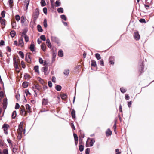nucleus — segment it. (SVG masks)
Instances as JSON below:
<instances>
[{"mask_svg": "<svg viewBox=\"0 0 154 154\" xmlns=\"http://www.w3.org/2000/svg\"><path fill=\"white\" fill-rule=\"evenodd\" d=\"M14 66V67L17 70L19 69L18 65L20 64V61L19 59H16L15 57L13 58Z\"/></svg>", "mask_w": 154, "mask_h": 154, "instance_id": "nucleus-1", "label": "nucleus"}, {"mask_svg": "<svg viewBox=\"0 0 154 154\" xmlns=\"http://www.w3.org/2000/svg\"><path fill=\"white\" fill-rule=\"evenodd\" d=\"M32 54L30 53H27L26 54V59L29 63H31L32 62Z\"/></svg>", "mask_w": 154, "mask_h": 154, "instance_id": "nucleus-2", "label": "nucleus"}, {"mask_svg": "<svg viewBox=\"0 0 154 154\" xmlns=\"http://www.w3.org/2000/svg\"><path fill=\"white\" fill-rule=\"evenodd\" d=\"M39 14V11L38 8H36L33 12V16L34 18V21H35L38 18Z\"/></svg>", "mask_w": 154, "mask_h": 154, "instance_id": "nucleus-3", "label": "nucleus"}, {"mask_svg": "<svg viewBox=\"0 0 154 154\" xmlns=\"http://www.w3.org/2000/svg\"><path fill=\"white\" fill-rule=\"evenodd\" d=\"M115 58L114 57L111 56L110 57L109 59V62L110 64L113 65L114 64V61Z\"/></svg>", "mask_w": 154, "mask_h": 154, "instance_id": "nucleus-4", "label": "nucleus"}, {"mask_svg": "<svg viewBox=\"0 0 154 154\" xmlns=\"http://www.w3.org/2000/svg\"><path fill=\"white\" fill-rule=\"evenodd\" d=\"M9 126L8 124H4L3 125V128L4 130L5 134H8L7 130L8 129V128H9Z\"/></svg>", "mask_w": 154, "mask_h": 154, "instance_id": "nucleus-5", "label": "nucleus"}, {"mask_svg": "<svg viewBox=\"0 0 154 154\" xmlns=\"http://www.w3.org/2000/svg\"><path fill=\"white\" fill-rule=\"evenodd\" d=\"M139 75H140L141 73L143 72V63H141V64L139 67Z\"/></svg>", "mask_w": 154, "mask_h": 154, "instance_id": "nucleus-6", "label": "nucleus"}, {"mask_svg": "<svg viewBox=\"0 0 154 154\" xmlns=\"http://www.w3.org/2000/svg\"><path fill=\"white\" fill-rule=\"evenodd\" d=\"M134 37L136 40H138L140 39V35L138 32H134Z\"/></svg>", "mask_w": 154, "mask_h": 154, "instance_id": "nucleus-7", "label": "nucleus"}, {"mask_svg": "<svg viewBox=\"0 0 154 154\" xmlns=\"http://www.w3.org/2000/svg\"><path fill=\"white\" fill-rule=\"evenodd\" d=\"M24 45V42L23 40V38L22 37L19 40L18 46H20L22 47Z\"/></svg>", "mask_w": 154, "mask_h": 154, "instance_id": "nucleus-8", "label": "nucleus"}, {"mask_svg": "<svg viewBox=\"0 0 154 154\" xmlns=\"http://www.w3.org/2000/svg\"><path fill=\"white\" fill-rule=\"evenodd\" d=\"M51 40L53 42L58 43L59 42V40L55 36H51Z\"/></svg>", "mask_w": 154, "mask_h": 154, "instance_id": "nucleus-9", "label": "nucleus"}, {"mask_svg": "<svg viewBox=\"0 0 154 154\" xmlns=\"http://www.w3.org/2000/svg\"><path fill=\"white\" fill-rule=\"evenodd\" d=\"M20 109V113L21 115H23L25 116H27V112L26 111H25V109Z\"/></svg>", "mask_w": 154, "mask_h": 154, "instance_id": "nucleus-10", "label": "nucleus"}, {"mask_svg": "<svg viewBox=\"0 0 154 154\" xmlns=\"http://www.w3.org/2000/svg\"><path fill=\"white\" fill-rule=\"evenodd\" d=\"M7 99L5 98L3 100V107L4 109H6V108L7 107Z\"/></svg>", "mask_w": 154, "mask_h": 154, "instance_id": "nucleus-11", "label": "nucleus"}, {"mask_svg": "<svg viewBox=\"0 0 154 154\" xmlns=\"http://www.w3.org/2000/svg\"><path fill=\"white\" fill-rule=\"evenodd\" d=\"M41 49L43 51H46L47 48L45 43H42V44L41 45Z\"/></svg>", "mask_w": 154, "mask_h": 154, "instance_id": "nucleus-12", "label": "nucleus"}, {"mask_svg": "<svg viewBox=\"0 0 154 154\" xmlns=\"http://www.w3.org/2000/svg\"><path fill=\"white\" fill-rule=\"evenodd\" d=\"M23 123L21 122L20 124L17 132H23Z\"/></svg>", "mask_w": 154, "mask_h": 154, "instance_id": "nucleus-13", "label": "nucleus"}, {"mask_svg": "<svg viewBox=\"0 0 154 154\" xmlns=\"http://www.w3.org/2000/svg\"><path fill=\"white\" fill-rule=\"evenodd\" d=\"M46 43L47 44V46L49 48H51L52 47V45L50 42V40L48 38L46 40Z\"/></svg>", "mask_w": 154, "mask_h": 154, "instance_id": "nucleus-14", "label": "nucleus"}, {"mask_svg": "<svg viewBox=\"0 0 154 154\" xmlns=\"http://www.w3.org/2000/svg\"><path fill=\"white\" fill-rule=\"evenodd\" d=\"M26 109L27 110L26 111L27 112L30 113L31 112V107L30 105L28 104H27L26 105Z\"/></svg>", "mask_w": 154, "mask_h": 154, "instance_id": "nucleus-15", "label": "nucleus"}, {"mask_svg": "<svg viewBox=\"0 0 154 154\" xmlns=\"http://www.w3.org/2000/svg\"><path fill=\"white\" fill-rule=\"evenodd\" d=\"M112 131L109 129H108L106 132V136L108 137L111 135Z\"/></svg>", "mask_w": 154, "mask_h": 154, "instance_id": "nucleus-16", "label": "nucleus"}, {"mask_svg": "<svg viewBox=\"0 0 154 154\" xmlns=\"http://www.w3.org/2000/svg\"><path fill=\"white\" fill-rule=\"evenodd\" d=\"M5 23L6 20L5 19H3L2 21H1L0 23H1L2 26V28H4L5 27Z\"/></svg>", "mask_w": 154, "mask_h": 154, "instance_id": "nucleus-17", "label": "nucleus"}, {"mask_svg": "<svg viewBox=\"0 0 154 154\" xmlns=\"http://www.w3.org/2000/svg\"><path fill=\"white\" fill-rule=\"evenodd\" d=\"M48 102V100L47 98H44L42 100V103L43 105H46L47 104Z\"/></svg>", "mask_w": 154, "mask_h": 154, "instance_id": "nucleus-18", "label": "nucleus"}, {"mask_svg": "<svg viewBox=\"0 0 154 154\" xmlns=\"http://www.w3.org/2000/svg\"><path fill=\"white\" fill-rule=\"evenodd\" d=\"M34 69L35 70V72L38 73V74L39 73V66H35L34 67Z\"/></svg>", "mask_w": 154, "mask_h": 154, "instance_id": "nucleus-19", "label": "nucleus"}, {"mask_svg": "<svg viewBox=\"0 0 154 154\" xmlns=\"http://www.w3.org/2000/svg\"><path fill=\"white\" fill-rule=\"evenodd\" d=\"M48 67L47 66L43 67L42 68V72H44L45 74L47 75V74L46 73V72L48 70Z\"/></svg>", "mask_w": 154, "mask_h": 154, "instance_id": "nucleus-20", "label": "nucleus"}, {"mask_svg": "<svg viewBox=\"0 0 154 154\" xmlns=\"http://www.w3.org/2000/svg\"><path fill=\"white\" fill-rule=\"evenodd\" d=\"M18 134L17 138L19 140L21 139L22 137V132H17Z\"/></svg>", "mask_w": 154, "mask_h": 154, "instance_id": "nucleus-21", "label": "nucleus"}, {"mask_svg": "<svg viewBox=\"0 0 154 154\" xmlns=\"http://www.w3.org/2000/svg\"><path fill=\"white\" fill-rule=\"evenodd\" d=\"M2 154H8V149L7 148L4 149L2 152Z\"/></svg>", "mask_w": 154, "mask_h": 154, "instance_id": "nucleus-22", "label": "nucleus"}, {"mask_svg": "<svg viewBox=\"0 0 154 154\" xmlns=\"http://www.w3.org/2000/svg\"><path fill=\"white\" fill-rule=\"evenodd\" d=\"M10 34L12 38L14 37L15 36L16 33L15 32L14 30L11 31L10 33Z\"/></svg>", "mask_w": 154, "mask_h": 154, "instance_id": "nucleus-23", "label": "nucleus"}, {"mask_svg": "<svg viewBox=\"0 0 154 154\" xmlns=\"http://www.w3.org/2000/svg\"><path fill=\"white\" fill-rule=\"evenodd\" d=\"M35 88H36V89H37L40 91H41L42 88L38 84H35Z\"/></svg>", "mask_w": 154, "mask_h": 154, "instance_id": "nucleus-24", "label": "nucleus"}, {"mask_svg": "<svg viewBox=\"0 0 154 154\" xmlns=\"http://www.w3.org/2000/svg\"><path fill=\"white\" fill-rule=\"evenodd\" d=\"M91 66L94 67H96L97 66V65L96 63V62L94 60H91Z\"/></svg>", "mask_w": 154, "mask_h": 154, "instance_id": "nucleus-25", "label": "nucleus"}, {"mask_svg": "<svg viewBox=\"0 0 154 154\" xmlns=\"http://www.w3.org/2000/svg\"><path fill=\"white\" fill-rule=\"evenodd\" d=\"M56 89L58 91H60L61 90L62 87L59 85H57L55 87Z\"/></svg>", "mask_w": 154, "mask_h": 154, "instance_id": "nucleus-26", "label": "nucleus"}, {"mask_svg": "<svg viewBox=\"0 0 154 154\" xmlns=\"http://www.w3.org/2000/svg\"><path fill=\"white\" fill-rule=\"evenodd\" d=\"M71 116L73 118H75V110L73 109L71 112Z\"/></svg>", "mask_w": 154, "mask_h": 154, "instance_id": "nucleus-27", "label": "nucleus"}, {"mask_svg": "<svg viewBox=\"0 0 154 154\" xmlns=\"http://www.w3.org/2000/svg\"><path fill=\"white\" fill-rule=\"evenodd\" d=\"M11 24L12 26V28H14V27H15L16 26V22L15 20L11 21Z\"/></svg>", "mask_w": 154, "mask_h": 154, "instance_id": "nucleus-28", "label": "nucleus"}, {"mask_svg": "<svg viewBox=\"0 0 154 154\" xmlns=\"http://www.w3.org/2000/svg\"><path fill=\"white\" fill-rule=\"evenodd\" d=\"M84 146L83 145H79V149L80 152L84 150Z\"/></svg>", "mask_w": 154, "mask_h": 154, "instance_id": "nucleus-29", "label": "nucleus"}, {"mask_svg": "<svg viewBox=\"0 0 154 154\" xmlns=\"http://www.w3.org/2000/svg\"><path fill=\"white\" fill-rule=\"evenodd\" d=\"M22 86L24 88H26L28 86V83L26 82H24L22 84Z\"/></svg>", "mask_w": 154, "mask_h": 154, "instance_id": "nucleus-30", "label": "nucleus"}, {"mask_svg": "<svg viewBox=\"0 0 154 154\" xmlns=\"http://www.w3.org/2000/svg\"><path fill=\"white\" fill-rule=\"evenodd\" d=\"M35 46L34 44H31L30 47V49L31 51H34Z\"/></svg>", "mask_w": 154, "mask_h": 154, "instance_id": "nucleus-31", "label": "nucleus"}, {"mask_svg": "<svg viewBox=\"0 0 154 154\" xmlns=\"http://www.w3.org/2000/svg\"><path fill=\"white\" fill-rule=\"evenodd\" d=\"M58 55L60 57H63V51L61 50H59L58 53Z\"/></svg>", "mask_w": 154, "mask_h": 154, "instance_id": "nucleus-32", "label": "nucleus"}, {"mask_svg": "<svg viewBox=\"0 0 154 154\" xmlns=\"http://www.w3.org/2000/svg\"><path fill=\"white\" fill-rule=\"evenodd\" d=\"M19 54L21 57V58H23L24 56V54L21 51H19L18 52Z\"/></svg>", "mask_w": 154, "mask_h": 154, "instance_id": "nucleus-33", "label": "nucleus"}, {"mask_svg": "<svg viewBox=\"0 0 154 154\" xmlns=\"http://www.w3.org/2000/svg\"><path fill=\"white\" fill-rule=\"evenodd\" d=\"M37 29L38 31L40 32H42L43 31V30L42 29L41 26L39 25H37Z\"/></svg>", "mask_w": 154, "mask_h": 154, "instance_id": "nucleus-34", "label": "nucleus"}, {"mask_svg": "<svg viewBox=\"0 0 154 154\" xmlns=\"http://www.w3.org/2000/svg\"><path fill=\"white\" fill-rule=\"evenodd\" d=\"M61 98L63 100H65L67 98V95L64 94H62L61 95Z\"/></svg>", "mask_w": 154, "mask_h": 154, "instance_id": "nucleus-35", "label": "nucleus"}, {"mask_svg": "<svg viewBox=\"0 0 154 154\" xmlns=\"http://www.w3.org/2000/svg\"><path fill=\"white\" fill-rule=\"evenodd\" d=\"M98 62L101 66H104V62L103 59H101L98 61Z\"/></svg>", "mask_w": 154, "mask_h": 154, "instance_id": "nucleus-36", "label": "nucleus"}, {"mask_svg": "<svg viewBox=\"0 0 154 154\" xmlns=\"http://www.w3.org/2000/svg\"><path fill=\"white\" fill-rule=\"evenodd\" d=\"M16 111H14L13 112L12 115V119H14L16 116Z\"/></svg>", "mask_w": 154, "mask_h": 154, "instance_id": "nucleus-37", "label": "nucleus"}, {"mask_svg": "<svg viewBox=\"0 0 154 154\" xmlns=\"http://www.w3.org/2000/svg\"><path fill=\"white\" fill-rule=\"evenodd\" d=\"M57 11L58 13H63V10L62 8H59L57 9Z\"/></svg>", "mask_w": 154, "mask_h": 154, "instance_id": "nucleus-38", "label": "nucleus"}, {"mask_svg": "<svg viewBox=\"0 0 154 154\" xmlns=\"http://www.w3.org/2000/svg\"><path fill=\"white\" fill-rule=\"evenodd\" d=\"M95 57L98 60H100L101 58L100 54L98 53H96L95 54Z\"/></svg>", "mask_w": 154, "mask_h": 154, "instance_id": "nucleus-39", "label": "nucleus"}, {"mask_svg": "<svg viewBox=\"0 0 154 154\" xmlns=\"http://www.w3.org/2000/svg\"><path fill=\"white\" fill-rule=\"evenodd\" d=\"M18 148L16 146H14V147L13 148L12 152L14 153H15L17 152Z\"/></svg>", "mask_w": 154, "mask_h": 154, "instance_id": "nucleus-40", "label": "nucleus"}, {"mask_svg": "<svg viewBox=\"0 0 154 154\" xmlns=\"http://www.w3.org/2000/svg\"><path fill=\"white\" fill-rule=\"evenodd\" d=\"M80 135L79 136V138H81L82 139L84 138L85 137L84 134L81 131H80Z\"/></svg>", "mask_w": 154, "mask_h": 154, "instance_id": "nucleus-41", "label": "nucleus"}, {"mask_svg": "<svg viewBox=\"0 0 154 154\" xmlns=\"http://www.w3.org/2000/svg\"><path fill=\"white\" fill-rule=\"evenodd\" d=\"M69 73V71L68 69H65L64 72V74L65 75H67Z\"/></svg>", "mask_w": 154, "mask_h": 154, "instance_id": "nucleus-42", "label": "nucleus"}, {"mask_svg": "<svg viewBox=\"0 0 154 154\" xmlns=\"http://www.w3.org/2000/svg\"><path fill=\"white\" fill-rule=\"evenodd\" d=\"M26 20V19L23 16H22L21 17V23H23L25 22V21Z\"/></svg>", "mask_w": 154, "mask_h": 154, "instance_id": "nucleus-43", "label": "nucleus"}, {"mask_svg": "<svg viewBox=\"0 0 154 154\" xmlns=\"http://www.w3.org/2000/svg\"><path fill=\"white\" fill-rule=\"evenodd\" d=\"M116 121H115V124L113 126V128L114 129V131L115 132V133H116Z\"/></svg>", "mask_w": 154, "mask_h": 154, "instance_id": "nucleus-44", "label": "nucleus"}, {"mask_svg": "<svg viewBox=\"0 0 154 154\" xmlns=\"http://www.w3.org/2000/svg\"><path fill=\"white\" fill-rule=\"evenodd\" d=\"M41 4L42 6H44L46 5V3L44 0H41Z\"/></svg>", "mask_w": 154, "mask_h": 154, "instance_id": "nucleus-45", "label": "nucleus"}, {"mask_svg": "<svg viewBox=\"0 0 154 154\" xmlns=\"http://www.w3.org/2000/svg\"><path fill=\"white\" fill-rule=\"evenodd\" d=\"M40 39L43 41H46L45 36L44 35H42L40 37Z\"/></svg>", "mask_w": 154, "mask_h": 154, "instance_id": "nucleus-46", "label": "nucleus"}, {"mask_svg": "<svg viewBox=\"0 0 154 154\" xmlns=\"http://www.w3.org/2000/svg\"><path fill=\"white\" fill-rule=\"evenodd\" d=\"M56 6L58 7L60 5V2L59 0H57L55 2Z\"/></svg>", "mask_w": 154, "mask_h": 154, "instance_id": "nucleus-47", "label": "nucleus"}, {"mask_svg": "<svg viewBox=\"0 0 154 154\" xmlns=\"http://www.w3.org/2000/svg\"><path fill=\"white\" fill-rule=\"evenodd\" d=\"M44 26L45 28H46L47 26V21L46 19H45L43 22Z\"/></svg>", "mask_w": 154, "mask_h": 154, "instance_id": "nucleus-48", "label": "nucleus"}, {"mask_svg": "<svg viewBox=\"0 0 154 154\" xmlns=\"http://www.w3.org/2000/svg\"><path fill=\"white\" fill-rule=\"evenodd\" d=\"M29 4H26V5H23V8L24 10L26 11L28 9V7Z\"/></svg>", "mask_w": 154, "mask_h": 154, "instance_id": "nucleus-49", "label": "nucleus"}, {"mask_svg": "<svg viewBox=\"0 0 154 154\" xmlns=\"http://www.w3.org/2000/svg\"><path fill=\"white\" fill-rule=\"evenodd\" d=\"M79 145H84V142L83 141V140L81 138H79Z\"/></svg>", "mask_w": 154, "mask_h": 154, "instance_id": "nucleus-50", "label": "nucleus"}, {"mask_svg": "<svg viewBox=\"0 0 154 154\" xmlns=\"http://www.w3.org/2000/svg\"><path fill=\"white\" fill-rule=\"evenodd\" d=\"M39 82L42 84V85H43L45 84V82L42 79L40 78H39Z\"/></svg>", "mask_w": 154, "mask_h": 154, "instance_id": "nucleus-51", "label": "nucleus"}, {"mask_svg": "<svg viewBox=\"0 0 154 154\" xmlns=\"http://www.w3.org/2000/svg\"><path fill=\"white\" fill-rule=\"evenodd\" d=\"M60 17L62 19L64 20L65 21L66 20L67 18L65 15H62Z\"/></svg>", "mask_w": 154, "mask_h": 154, "instance_id": "nucleus-52", "label": "nucleus"}, {"mask_svg": "<svg viewBox=\"0 0 154 154\" xmlns=\"http://www.w3.org/2000/svg\"><path fill=\"white\" fill-rule=\"evenodd\" d=\"M15 19L17 21H19L20 19V17L18 15H17L15 16Z\"/></svg>", "mask_w": 154, "mask_h": 154, "instance_id": "nucleus-53", "label": "nucleus"}, {"mask_svg": "<svg viewBox=\"0 0 154 154\" xmlns=\"http://www.w3.org/2000/svg\"><path fill=\"white\" fill-rule=\"evenodd\" d=\"M122 93H124L126 91V90L123 88H121L120 89Z\"/></svg>", "mask_w": 154, "mask_h": 154, "instance_id": "nucleus-54", "label": "nucleus"}, {"mask_svg": "<svg viewBox=\"0 0 154 154\" xmlns=\"http://www.w3.org/2000/svg\"><path fill=\"white\" fill-rule=\"evenodd\" d=\"M9 5L10 6V7L11 8H12V4L13 2V0H9Z\"/></svg>", "mask_w": 154, "mask_h": 154, "instance_id": "nucleus-55", "label": "nucleus"}, {"mask_svg": "<svg viewBox=\"0 0 154 154\" xmlns=\"http://www.w3.org/2000/svg\"><path fill=\"white\" fill-rule=\"evenodd\" d=\"M5 12L4 11H3L2 12L1 15L2 17L4 18L5 17Z\"/></svg>", "mask_w": 154, "mask_h": 154, "instance_id": "nucleus-56", "label": "nucleus"}, {"mask_svg": "<svg viewBox=\"0 0 154 154\" xmlns=\"http://www.w3.org/2000/svg\"><path fill=\"white\" fill-rule=\"evenodd\" d=\"M30 0H25L24 1L23 5H26V4H29Z\"/></svg>", "mask_w": 154, "mask_h": 154, "instance_id": "nucleus-57", "label": "nucleus"}, {"mask_svg": "<svg viewBox=\"0 0 154 154\" xmlns=\"http://www.w3.org/2000/svg\"><path fill=\"white\" fill-rule=\"evenodd\" d=\"M21 65L22 66V67L23 68H25L26 67V65L25 64V63L24 61H22L21 62Z\"/></svg>", "mask_w": 154, "mask_h": 154, "instance_id": "nucleus-58", "label": "nucleus"}, {"mask_svg": "<svg viewBox=\"0 0 154 154\" xmlns=\"http://www.w3.org/2000/svg\"><path fill=\"white\" fill-rule=\"evenodd\" d=\"M43 11L44 14H46L47 12V8L46 7H44L43 8Z\"/></svg>", "mask_w": 154, "mask_h": 154, "instance_id": "nucleus-59", "label": "nucleus"}, {"mask_svg": "<svg viewBox=\"0 0 154 154\" xmlns=\"http://www.w3.org/2000/svg\"><path fill=\"white\" fill-rule=\"evenodd\" d=\"M27 31L25 30H24L23 31V32H22V36H24L25 35H26V33Z\"/></svg>", "mask_w": 154, "mask_h": 154, "instance_id": "nucleus-60", "label": "nucleus"}, {"mask_svg": "<svg viewBox=\"0 0 154 154\" xmlns=\"http://www.w3.org/2000/svg\"><path fill=\"white\" fill-rule=\"evenodd\" d=\"M115 152H116V154H121V152L119 151V149H117L115 150Z\"/></svg>", "mask_w": 154, "mask_h": 154, "instance_id": "nucleus-61", "label": "nucleus"}, {"mask_svg": "<svg viewBox=\"0 0 154 154\" xmlns=\"http://www.w3.org/2000/svg\"><path fill=\"white\" fill-rule=\"evenodd\" d=\"M20 108V105H19L17 103L16 104L15 106V109H18Z\"/></svg>", "mask_w": 154, "mask_h": 154, "instance_id": "nucleus-62", "label": "nucleus"}, {"mask_svg": "<svg viewBox=\"0 0 154 154\" xmlns=\"http://www.w3.org/2000/svg\"><path fill=\"white\" fill-rule=\"evenodd\" d=\"M90 152V149L87 148L85 150V153L86 154H89Z\"/></svg>", "mask_w": 154, "mask_h": 154, "instance_id": "nucleus-63", "label": "nucleus"}, {"mask_svg": "<svg viewBox=\"0 0 154 154\" xmlns=\"http://www.w3.org/2000/svg\"><path fill=\"white\" fill-rule=\"evenodd\" d=\"M24 37L25 41L27 42L29 41V37L27 35H25Z\"/></svg>", "mask_w": 154, "mask_h": 154, "instance_id": "nucleus-64", "label": "nucleus"}]
</instances>
